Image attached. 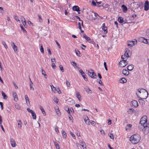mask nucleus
<instances>
[{"instance_id": "obj_4", "label": "nucleus", "mask_w": 149, "mask_h": 149, "mask_svg": "<svg viewBox=\"0 0 149 149\" xmlns=\"http://www.w3.org/2000/svg\"><path fill=\"white\" fill-rule=\"evenodd\" d=\"M126 61L127 59L125 60H123L122 61H120L119 63L120 66L121 67H123L126 66L128 64Z\"/></svg>"}, {"instance_id": "obj_3", "label": "nucleus", "mask_w": 149, "mask_h": 149, "mask_svg": "<svg viewBox=\"0 0 149 149\" xmlns=\"http://www.w3.org/2000/svg\"><path fill=\"white\" fill-rule=\"evenodd\" d=\"M136 95L139 98V100H142V99H145L148 97V93L147 91L146 95L144 94V93L140 94L139 93H136Z\"/></svg>"}, {"instance_id": "obj_29", "label": "nucleus", "mask_w": 149, "mask_h": 149, "mask_svg": "<svg viewBox=\"0 0 149 149\" xmlns=\"http://www.w3.org/2000/svg\"><path fill=\"white\" fill-rule=\"evenodd\" d=\"M76 96L79 100L80 101V99L81 97V96L80 95L79 92H77L76 93Z\"/></svg>"}, {"instance_id": "obj_51", "label": "nucleus", "mask_w": 149, "mask_h": 149, "mask_svg": "<svg viewBox=\"0 0 149 149\" xmlns=\"http://www.w3.org/2000/svg\"><path fill=\"white\" fill-rule=\"evenodd\" d=\"M146 35L149 38V29L147 30L146 32Z\"/></svg>"}, {"instance_id": "obj_11", "label": "nucleus", "mask_w": 149, "mask_h": 149, "mask_svg": "<svg viewBox=\"0 0 149 149\" xmlns=\"http://www.w3.org/2000/svg\"><path fill=\"white\" fill-rule=\"evenodd\" d=\"M13 95L14 100L15 101H17L18 100V98L17 96V93L15 92H13Z\"/></svg>"}, {"instance_id": "obj_40", "label": "nucleus", "mask_w": 149, "mask_h": 149, "mask_svg": "<svg viewBox=\"0 0 149 149\" xmlns=\"http://www.w3.org/2000/svg\"><path fill=\"white\" fill-rule=\"evenodd\" d=\"M56 113L58 115H60V112L59 110V109L58 108L57 109H56Z\"/></svg>"}, {"instance_id": "obj_9", "label": "nucleus", "mask_w": 149, "mask_h": 149, "mask_svg": "<svg viewBox=\"0 0 149 149\" xmlns=\"http://www.w3.org/2000/svg\"><path fill=\"white\" fill-rule=\"evenodd\" d=\"M10 142L12 147H15L16 146V144L15 141L13 139V138H11L10 139Z\"/></svg>"}, {"instance_id": "obj_45", "label": "nucleus", "mask_w": 149, "mask_h": 149, "mask_svg": "<svg viewBox=\"0 0 149 149\" xmlns=\"http://www.w3.org/2000/svg\"><path fill=\"white\" fill-rule=\"evenodd\" d=\"M27 110L29 112H30L31 113H33V112H34V111L33 110L30 109L29 108H27Z\"/></svg>"}, {"instance_id": "obj_7", "label": "nucleus", "mask_w": 149, "mask_h": 149, "mask_svg": "<svg viewBox=\"0 0 149 149\" xmlns=\"http://www.w3.org/2000/svg\"><path fill=\"white\" fill-rule=\"evenodd\" d=\"M138 93H139L140 94L144 93V94L146 95H146L147 91L145 89L142 88L138 89Z\"/></svg>"}, {"instance_id": "obj_49", "label": "nucleus", "mask_w": 149, "mask_h": 149, "mask_svg": "<svg viewBox=\"0 0 149 149\" xmlns=\"http://www.w3.org/2000/svg\"><path fill=\"white\" fill-rule=\"evenodd\" d=\"M20 26V27H21V29L22 31H23L24 32H26V31L24 29V27L22 26Z\"/></svg>"}, {"instance_id": "obj_48", "label": "nucleus", "mask_w": 149, "mask_h": 149, "mask_svg": "<svg viewBox=\"0 0 149 149\" xmlns=\"http://www.w3.org/2000/svg\"><path fill=\"white\" fill-rule=\"evenodd\" d=\"M59 68H60L61 70L62 71V72H64V70H63V66H62V65H60Z\"/></svg>"}, {"instance_id": "obj_20", "label": "nucleus", "mask_w": 149, "mask_h": 149, "mask_svg": "<svg viewBox=\"0 0 149 149\" xmlns=\"http://www.w3.org/2000/svg\"><path fill=\"white\" fill-rule=\"evenodd\" d=\"M61 133L63 137L65 139L67 137V134L65 131L63 130H62Z\"/></svg>"}, {"instance_id": "obj_12", "label": "nucleus", "mask_w": 149, "mask_h": 149, "mask_svg": "<svg viewBox=\"0 0 149 149\" xmlns=\"http://www.w3.org/2000/svg\"><path fill=\"white\" fill-rule=\"evenodd\" d=\"M132 105L135 107H137L138 106V103L136 100H133L132 102Z\"/></svg>"}, {"instance_id": "obj_23", "label": "nucleus", "mask_w": 149, "mask_h": 149, "mask_svg": "<svg viewBox=\"0 0 149 149\" xmlns=\"http://www.w3.org/2000/svg\"><path fill=\"white\" fill-rule=\"evenodd\" d=\"M25 99L26 100V104L27 105L29 104L30 103L29 100V99L28 96L26 95H25Z\"/></svg>"}, {"instance_id": "obj_2", "label": "nucleus", "mask_w": 149, "mask_h": 149, "mask_svg": "<svg viewBox=\"0 0 149 149\" xmlns=\"http://www.w3.org/2000/svg\"><path fill=\"white\" fill-rule=\"evenodd\" d=\"M140 123L143 127L142 129V131L145 134H148L149 131V127L147 126V122L140 120Z\"/></svg>"}, {"instance_id": "obj_62", "label": "nucleus", "mask_w": 149, "mask_h": 149, "mask_svg": "<svg viewBox=\"0 0 149 149\" xmlns=\"http://www.w3.org/2000/svg\"><path fill=\"white\" fill-rule=\"evenodd\" d=\"M41 111L42 112L44 116H45L46 115V113L44 109L43 110H41Z\"/></svg>"}, {"instance_id": "obj_31", "label": "nucleus", "mask_w": 149, "mask_h": 149, "mask_svg": "<svg viewBox=\"0 0 149 149\" xmlns=\"http://www.w3.org/2000/svg\"><path fill=\"white\" fill-rule=\"evenodd\" d=\"M134 111V109L132 108H131L129 109V110L127 111V112L128 113L131 114Z\"/></svg>"}, {"instance_id": "obj_8", "label": "nucleus", "mask_w": 149, "mask_h": 149, "mask_svg": "<svg viewBox=\"0 0 149 149\" xmlns=\"http://www.w3.org/2000/svg\"><path fill=\"white\" fill-rule=\"evenodd\" d=\"M144 10H148L149 8V3L147 1H145L144 5Z\"/></svg>"}, {"instance_id": "obj_15", "label": "nucleus", "mask_w": 149, "mask_h": 149, "mask_svg": "<svg viewBox=\"0 0 149 149\" xmlns=\"http://www.w3.org/2000/svg\"><path fill=\"white\" fill-rule=\"evenodd\" d=\"M122 8L123 12L125 13L127 11V8L125 5H122Z\"/></svg>"}, {"instance_id": "obj_25", "label": "nucleus", "mask_w": 149, "mask_h": 149, "mask_svg": "<svg viewBox=\"0 0 149 149\" xmlns=\"http://www.w3.org/2000/svg\"><path fill=\"white\" fill-rule=\"evenodd\" d=\"M50 86L51 87L52 91L54 93H55L56 90V88L52 84L50 85Z\"/></svg>"}, {"instance_id": "obj_1", "label": "nucleus", "mask_w": 149, "mask_h": 149, "mask_svg": "<svg viewBox=\"0 0 149 149\" xmlns=\"http://www.w3.org/2000/svg\"><path fill=\"white\" fill-rule=\"evenodd\" d=\"M141 139V137L139 134H134L132 135L130 138V141L133 144H135L138 143Z\"/></svg>"}, {"instance_id": "obj_27", "label": "nucleus", "mask_w": 149, "mask_h": 149, "mask_svg": "<svg viewBox=\"0 0 149 149\" xmlns=\"http://www.w3.org/2000/svg\"><path fill=\"white\" fill-rule=\"evenodd\" d=\"M1 93H2V96L3 97V98L4 99H7V97H8L5 94V93L3 91H2L1 92Z\"/></svg>"}, {"instance_id": "obj_59", "label": "nucleus", "mask_w": 149, "mask_h": 149, "mask_svg": "<svg viewBox=\"0 0 149 149\" xmlns=\"http://www.w3.org/2000/svg\"><path fill=\"white\" fill-rule=\"evenodd\" d=\"M55 42H56L57 45L58 46L59 48H61L60 45L58 43V42L57 41V40H55Z\"/></svg>"}, {"instance_id": "obj_63", "label": "nucleus", "mask_w": 149, "mask_h": 149, "mask_svg": "<svg viewBox=\"0 0 149 149\" xmlns=\"http://www.w3.org/2000/svg\"><path fill=\"white\" fill-rule=\"evenodd\" d=\"M27 22H28V24H29L30 25H33V23H31L30 21L28 20L27 21Z\"/></svg>"}, {"instance_id": "obj_57", "label": "nucleus", "mask_w": 149, "mask_h": 149, "mask_svg": "<svg viewBox=\"0 0 149 149\" xmlns=\"http://www.w3.org/2000/svg\"><path fill=\"white\" fill-rule=\"evenodd\" d=\"M13 84L14 85V86L15 88L16 89H18V87L16 85L15 83L14 82H13Z\"/></svg>"}, {"instance_id": "obj_55", "label": "nucleus", "mask_w": 149, "mask_h": 149, "mask_svg": "<svg viewBox=\"0 0 149 149\" xmlns=\"http://www.w3.org/2000/svg\"><path fill=\"white\" fill-rule=\"evenodd\" d=\"M109 6L108 4H105V6H104V7L105 8H109Z\"/></svg>"}, {"instance_id": "obj_60", "label": "nucleus", "mask_w": 149, "mask_h": 149, "mask_svg": "<svg viewBox=\"0 0 149 149\" xmlns=\"http://www.w3.org/2000/svg\"><path fill=\"white\" fill-rule=\"evenodd\" d=\"M93 126L95 125V122L93 121H91V122L90 123Z\"/></svg>"}, {"instance_id": "obj_56", "label": "nucleus", "mask_w": 149, "mask_h": 149, "mask_svg": "<svg viewBox=\"0 0 149 149\" xmlns=\"http://www.w3.org/2000/svg\"><path fill=\"white\" fill-rule=\"evenodd\" d=\"M100 132H101V133L102 134H103L104 135L105 134V132L103 130H101Z\"/></svg>"}, {"instance_id": "obj_14", "label": "nucleus", "mask_w": 149, "mask_h": 149, "mask_svg": "<svg viewBox=\"0 0 149 149\" xmlns=\"http://www.w3.org/2000/svg\"><path fill=\"white\" fill-rule=\"evenodd\" d=\"M73 10L77 12H79L80 11L79 8L78 6H74L72 7Z\"/></svg>"}, {"instance_id": "obj_43", "label": "nucleus", "mask_w": 149, "mask_h": 149, "mask_svg": "<svg viewBox=\"0 0 149 149\" xmlns=\"http://www.w3.org/2000/svg\"><path fill=\"white\" fill-rule=\"evenodd\" d=\"M70 135L72 136V137L74 139H76L75 136V135H74V134L72 133V132H70Z\"/></svg>"}, {"instance_id": "obj_33", "label": "nucleus", "mask_w": 149, "mask_h": 149, "mask_svg": "<svg viewBox=\"0 0 149 149\" xmlns=\"http://www.w3.org/2000/svg\"><path fill=\"white\" fill-rule=\"evenodd\" d=\"M32 116V117L34 119H36V113L34 112H33V113H31Z\"/></svg>"}, {"instance_id": "obj_10", "label": "nucleus", "mask_w": 149, "mask_h": 149, "mask_svg": "<svg viewBox=\"0 0 149 149\" xmlns=\"http://www.w3.org/2000/svg\"><path fill=\"white\" fill-rule=\"evenodd\" d=\"M84 120L86 124L88 125L90 124V121L89 120L87 116H85L84 117Z\"/></svg>"}, {"instance_id": "obj_50", "label": "nucleus", "mask_w": 149, "mask_h": 149, "mask_svg": "<svg viewBox=\"0 0 149 149\" xmlns=\"http://www.w3.org/2000/svg\"><path fill=\"white\" fill-rule=\"evenodd\" d=\"M55 130L56 132L57 133H58L59 132V131H58V127L56 125L55 126Z\"/></svg>"}, {"instance_id": "obj_16", "label": "nucleus", "mask_w": 149, "mask_h": 149, "mask_svg": "<svg viewBox=\"0 0 149 149\" xmlns=\"http://www.w3.org/2000/svg\"><path fill=\"white\" fill-rule=\"evenodd\" d=\"M127 69L129 70H132L134 68V66L132 65H128L127 67Z\"/></svg>"}, {"instance_id": "obj_22", "label": "nucleus", "mask_w": 149, "mask_h": 149, "mask_svg": "<svg viewBox=\"0 0 149 149\" xmlns=\"http://www.w3.org/2000/svg\"><path fill=\"white\" fill-rule=\"evenodd\" d=\"M130 52V51L129 50L127 49L125 52L124 55L126 56V57L127 58L128 57H129L130 56L128 54Z\"/></svg>"}, {"instance_id": "obj_6", "label": "nucleus", "mask_w": 149, "mask_h": 149, "mask_svg": "<svg viewBox=\"0 0 149 149\" xmlns=\"http://www.w3.org/2000/svg\"><path fill=\"white\" fill-rule=\"evenodd\" d=\"M137 43V40L134 39V41H129L127 44V45L128 46H130L132 47L134 46L135 44H136Z\"/></svg>"}, {"instance_id": "obj_64", "label": "nucleus", "mask_w": 149, "mask_h": 149, "mask_svg": "<svg viewBox=\"0 0 149 149\" xmlns=\"http://www.w3.org/2000/svg\"><path fill=\"white\" fill-rule=\"evenodd\" d=\"M54 100L55 102H56V103H57L58 102V100L57 98H55Z\"/></svg>"}, {"instance_id": "obj_36", "label": "nucleus", "mask_w": 149, "mask_h": 149, "mask_svg": "<svg viewBox=\"0 0 149 149\" xmlns=\"http://www.w3.org/2000/svg\"><path fill=\"white\" fill-rule=\"evenodd\" d=\"M107 27L104 26V27H102L103 30L105 32V33H107Z\"/></svg>"}, {"instance_id": "obj_24", "label": "nucleus", "mask_w": 149, "mask_h": 149, "mask_svg": "<svg viewBox=\"0 0 149 149\" xmlns=\"http://www.w3.org/2000/svg\"><path fill=\"white\" fill-rule=\"evenodd\" d=\"M81 146L83 149H87L86 144L84 141H82L81 143Z\"/></svg>"}, {"instance_id": "obj_53", "label": "nucleus", "mask_w": 149, "mask_h": 149, "mask_svg": "<svg viewBox=\"0 0 149 149\" xmlns=\"http://www.w3.org/2000/svg\"><path fill=\"white\" fill-rule=\"evenodd\" d=\"M23 18L24 19V21L23 22H22V23L24 26H25L26 24V21L25 18L24 17H23Z\"/></svg>"}, {"instance_id": "obj_38", "label": "nucleus", "mask_w": 149, "mask_h": 149, "mask_svg": "<svg viewBox=\"0 0 149 149\" xmlns=\"http://www.w3.org/2000/svg\"><path fill=\"white\" fill-rule=\"evenodd\" d=\"M33 83L31 81V83L30 84V89H32L33 90H34V88L33 87Z\"/></svg>"}, {"instance_id": "obj_39", "label": "nucleus", "mask_w": 149, "mask_h": 149, "mask_svg": "<svg viewBox=\"0 0 149 149\" xmlns=\"http://www.w3.org/2000/svg\"><path fill=\"white\" fill-rule=\"evenodd\" d=\"M2 43L6 49H7L8 48L6 44V42L4 41H2Z\"/></svg>"}, {"instance_id": "obj_5", "label": "nucleus", "mask_w": 149, "mask_h": 149, "mask_svg": "<svg viewBox=\"0 0 149 149\" xmlns=\"http://www.w3.org/2000/svg\"><path fill=\"white\" fill-rule=\"evenodd\" d=\"M87 72L88 75L92 78L95 79L96 78L97 75L92 70H91V71H88Z\"/></svg>"}, {"instance_id": "obj_58", "label": "nucleus", "mask_w": 149, "mask_h": 149, "mask_svg": "<svg viewBox=\"0 0 149 149\" xmlns=\"http://www.w3.org/2000/svg\"><path fill=\"white\" fill-rule=\"evenodd\" d=\"M78 25L79 26L78 28L80 30H81V23L80 22H79L78 24Z\"/></svg>"}, {"instance_id": "obj_26", "label": "nucleus", "mask_w": 149, "mask_h": 149, "mask_svg": "<svg viewBox=\"0 0 149 149\" xmlns=\"http://www.w3.org/2000/svg\"><path fill=\"white\" fill-rule=\"evenodd\" d=\"M17 123L18 125V127L20 129L22 128V123L20 120L17 121Z\"/></svg>"}, {"instance_id": "obj_19", "label": "nucleus", "mask_w": 149, "mask_h": 149, "mask_svg": "<svg viewBox=\"0 0 149 149\" xmlns=\"http://www.w3.org/2000/svg\"><path fill=\"white\" fill-rule=\"evenodd\" d=\"M120 82L121 83H125L127 81L126 79L125 78H122L120 80Z\"/></svg>"}, {"instance_id": "obj_42", "label": "nucleus", "mask_w": 149, "mask_h": 149, "mask_svg": "<svg viewBox=\"0 0 149 149\" xmlns=\"http://www.w3.org/2000/svg\"><path fill=\"white\" fill-rule=\"evenodd\" d=\"M108 135L111 139H114V136L113 134L111 133H109L108 134Z\"/></svg>"}, {"instance_id": "obj_32", "label": "nucleus", "mask_w": 149, "mask_h": 149, "mask_svg": "<svg viewBox=\"0 0 149 149\" xmlns=\"http://www.w3.org/2000/svg\"><path fill=\"white\" fill-rule=\"evenodd\" d=\"M86 91L87 93L88 94H90L92 93L91 90L89 88H86Z\"/></svg>"}, {"instance_id": "obj_46", "label": "nucleus", "mask_w": 149, "mask_h": 149, "mask_svg": "<svg viewBox=\"0 0 149 149\" xmlns=\"http://www.w3.org/2000/svg\"><path fill=\"white\" fill-rule=\"evenodd\" d=\"M72 63H73L72 65L74 68H76L77 67V64L75 62L72 61Z\"/></svg>"}, {"instance_id": "obj_34", "label": "nucleus", "mask_w": 149, "mask_h": 149, "mask_svg": "<svg viewBox=\"0 0 149 149\" xmlns=\"http://www.w3.org/2000/svg\"><path fill=\"white\" fill-rule=\"evenodd\" d=\"M12 48L15 51V52H16L17 51V47L15 45H14L13 46Z\"/></svg>"}, {"instance_id": "obj_21", "label": "nucleus", "mask_w": 149, "mask_h": 149, "mask_svg": "<svg viewBox=\"0 0 149 149\" xmlns=\"http://www.w3.org/2000/svg\"><path fill=\"white\" fill-rule=\"evenodd\" d=\"M118 20L119 22L120 23H123L124 22L123 18L120 17H118Z\"/></svg>"}, {"instance_id": "obj_44", "label": "nucleus", "mask_w": 149, "mask_h": 149, "mask_svg": "<svg viewBox=\"0 0 149 149\" xmlns=\"http://www.w3.org/2000/svg\"><path fill=\"white\" fill-rule=\"evenodd\" d=\"M41 72H42V74L44 75L45 76H46L47 75L45 74V71L43 70V69H41Z\"/></svg>"}, {"instance_id": "obj_17", "label": "nucleus", "mask_w": 149, "mask_h": 149, "mask_svg": "<svg viewBox=\"0 0 149 149\" xmlns=\"http://www.w3.org/2000/svg\"><path fill=\"white\" fill-rule=\"evenodd\" d=\"M83 37L87 41H88V42H90L91 41V40L90 38L88 36L86 35H83Z\"/></svg>"}, {"instance_id": "obj_52", "label": "nucleus", "mask_w": 149, "mask_h": 149, "mask_svg": "<svg viewBox=\"0 0 149 149\" xmlns=\"http://www.w3.org/2000/svg\"><path fill=\"white\" fill-rule=\"evenodd\" d=\"M38 17H39V21L41 22L42 21V19L41 18V15H38Z\"/></svg>"}, {"instance_id": "obj_28", "label": "nucleus", "mask_w": 149, "mask_h": 149, "mask_svg": "<svg viewBox=\"0 0 149 149\" xmlns=\"http://www.w3.org/2000/svg\"><path fill=\"white\" fill-rule=\"evenodd\" d=\"M81 75L83 77L84 79V80L86 81H87L88 79L87 78L85 77V76H86L85 73L84 72H83L81 74Z\"/></svg>"}, {"instance_id": "obj_37", "label": "nucleus", "mask_w": 149, "mask_h": 149, "mask_svg": "<svg viewBox=\"0 0 149 149\" xmlns=\"http://www.w3.org/2000/svg\"><path fill=\"white\" fill-rule=\"evenodd\" d=\"M40 51L42 53H44V49L42 45L40 46Z\"/></svg>"}, {"instance_id": "obj_35", "label": "nucleus", "mask_w": 149, "mask_h": 149, "mask_svg": "<svg viewBox=\"0 0 149 149\" xmlns=\"http://www.w3.org/2000/svg\"><path fill=\"white\" fill-rule=\"evenodd\" d=\"M14 19L17 21L18 22H20V20L18 19V17L17 15H15L14 16Z\"/></svg>"}, {"instance_id": "obj_54", "label": "nucleus", "mask_w": 149, "mask_h": 149, "mask_svg": "<svg viewBox=\"0 0 149 149\" xmlns=\"http://www.w3.org/2000/svg\"><path fill=\"white\" fill-rule=\"evenodd\" d=\"M75 51L77 55V56H79V55L80 54L79 52V51H78V50L76 51V50H75Z\"/></svg>"}, {"instance_id": "obj_30", "label": "nucleus", "mask_w": 149, "mask_h": 149, "mask_svg": "<svg viewBox=\"0 0 149 149\" xmlns=\"http://www.w3.org/2000/svg\"><path fill=\"white\" fill-rule=\"evenodd\" d=\"M147 117L146 116H143L142 117L140 120H143L144 121L147 122Z\"/></svg>"}, {"instance_id": "obj_18", "label": "nucleus", "mask_w": 149, "mask_h": 149, "mask_svg": "<svg viewBox=\"0 0 149 149\" xmlns=\"http://www.w3.org/2000/svg\"><path fill=\"white\" fill-rule=\"evenodd\" d=\"M141 39L143 43L149 44V42L148 41L147 39L143 37L141 38Z\"/></svg>"}, {"instance_id": "obj_61", "label": "nucleus", "mask_w": 149, "mask_h": 149, "mask_svg": "<svg viewBox=\"0 0 149 149\" xmlns=\"http://www.w3.org/2000/svg\"><path fill=\"white\" fill-rule=\"evenodd\" d=\"M66 85L68 87H70V84L69 82L68 81H66Z\"/></svg>"}, {"instance_id": "obj_47", "label": "nucleus", "mask_w": 149, "mask_h": 149, "mask_svg": "<svg viewBox=\"0 0 149 149\" xmlns=\"http://www.w3.org/2000/svg\"><path fill=\"white\" fill-rule=\"evenodd\" d=\"M52 68L53 69H55L56 67V66L55 65V63H52Z\"/></svg>"}, {"instance_id": "obj_41", "label": "nucleus", "mask_w": 149, "mask_h": 149, "mask_svg": "<svg viewBox=\"0 0 149 149\" xmlns=\"http://www.w3.org/2000/svg\"><path fill=\"white\" fill-rule=\"evenodd\" d=\"M15 107L16 109H19L20 108V106L17 104H16L15 105Z\"/></svg>"}, {"instance_id": "obj_13", "label": "nucleus", "mask_w": 149, "mask_h": 149, "mask_svg": "<svg viewBox=\"0 0 149 149\" xmlns=\"http://www.w3.org/2000/svg\"><path fill=\"white\" fill-rule=\"evenodd\" d=\"M122 73L124 75L127 76L129 74V72L126 70H123L122 71Z\"/></svg>"}]
</instances>
